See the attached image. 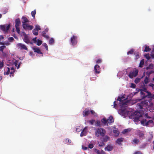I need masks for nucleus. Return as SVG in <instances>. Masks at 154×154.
I'll list each match as a JSON object with an SVG mask.
<instances>
[{"label": "nucleus", "mask_w": 154, "mask_h": 154, "mask_svg": "<svg viewBox=\"0 0 154 154\" xmlns=\"http://www.w3.org/2000/svg\"><path fill=\"white\" fill-rule=\"evenodd\" d=\"M94 70L96 73H99L100 71V66L97 65H95L94 66Z\"/></svg>", "instance_id": "nucleus-10"}, {"label": "nucleus", "mask_w": 154, "mask_h": 154, "mask_svg": "<svg viewBox=\"0 0 154 154\" xmlns=\"http://www.w3.org/2000/svg\"><path fill=\"white\" fill-rule=\"evenodd\" d=\"M10 24L2 25L0 26V29L3 31L5 33L8 32V30L9 29L10 27Z\"/></svg>", "instance_id": "nucleus-3"}, {"label": "nucleus", "mask_w": 154, "mask_h": 154, "mask_svg": "<svg viewBox=\"0 0 154 154\" xmlns=\"http://www.w3.org/2000/svg\"><path fill=\"white\" fill-rule=\"evenodd\" d=\"M134 54L135 55L136 58L135 59L137 60L140 57L139 53L137 52H135L134 53Z\"/></svg>", "instance_id": "nucleus-29"}, {"label": "nucleus", "mask_w": 154, "mask_h": 154, "mask_svg": "<svg viewBox=\"0 0 154 154\" xmlns=\"http://www.w3.org/2000/svg\"><path fill=\"white\" fill-rule=\"evenodd\" d=\"M151 50V49L149 48V47H147V46H146L145 49L144 50V51L145 52H148L149 51Z\"/></svg>", "instance_id": "nucleus-35"}, {"label": "nucleus", "mask_w": 154, "mask_h": 154, "mask_svg": "<svg viewBox=\"0 0 154 154\" xmlns=\"http://www.w3.org/2000/svg\"><path fill=\"white\" fill-rule=\"evenodd\" d=\"M140 79L138 78H137L135 80V82L136 84H137L140 81Z\"/></svg>", "instance_id": "nucleus-42"}, {"label": "nucleus", "mask_w": 154, "mask_h": 154, "mask_svg": "<svg viewBox=\"0 0 154 154\" xmlns=\"http://www.w3.org/2000/svg\"><path fill=\"white\" fill-rule=\"evenodd\" d=\"M16 27V29L17 32L18 33L20 34V28H19V27Z\"/></svg>", "instance_id": "nucleus-51"}, {"label": "nucleus", "mask_w": 154, "mask_h": 154, "mask_svg": "<svg viewBox=\"0 0 154 154\" xmlns=\"http://www.w3.org/2000/svg\"><path fill=\"white\" fill-rule=\"evenodd\" d=\"M90 112H91V114L92 115H93L94 116H97V113L93 110H90Z\"/></svg>", "instance_id": "nucleus-40"}, {"label": "nucleus", "mask_w": 154, "mask_h": 154, "mask_svg": "<svg viewBox=\"0 0 154 154\" xmlns=\"http://www.w3.org/2000/svg\"><path fill=\"white\" fill-rule=\"evenodd\" d=\"M4 70L5 71H7L6 72H4V75H8L10 73L11 69L7 67H5L4 69Z\"/></svg>", "instance_id": "nucleus-18"}, {"label": "nucleus", "mask_w": 154, "mask_h": 154, "mask_svg": "<svg viewBox=\"0 0 154 154\" xmlns=\"http://www.w3.org/2000/svg\"><path fill=\"white\" fill-rule=\"evenodd\" d=\"M124 97H119L117 99V100L118 101H119L121 102H122V98H123Z\"/></svg>", "instance_id": "nucleus-55"}, {"label": "nucleus", "mask_w": 154, "mask_h": 154, "mask_svg": "<svg viewBox=\"0 0 154 154\" xmlns=\"http://www.w3.org/2000/svg\"><path fill=\"white\" fill-rule=\"evenodd\" d=\"M42 45L45 47V48H46V50L47 51H48V45L46 43H44Z\"/></svg>", "instance_id": "nucleus-45"}, {"label": "nucleus", "mask_w": 154, "mask_h": 154, "mask_svg": "<svg viewBox=\"0 0 154 154\" xmlns=\"http://www.w3.org/2000/svg\"><path fill=\"white\" fill-rule=\"evenodd\" d=\"M77 42V36L73 35L70 38V44L73 46L75 45Z\"/></svg>", "instance_id": "nucleus-4"}, {"label": "nucleus", "mask_w": 154, "mask_h": 154, "mask_svg": "<svg viewBox=\"0 0 154 154\" xmlns=\"http://www.w3.org/2000/svg\"><path fill=\"white\" fill-rule=\"evenodd\" d=\"M90 113V111L88 110V109H85L83 112V116L84 117L88 116Z\"/></svg>", "instance_id": "nucleus-13"}, {"label": "nucleus", "mask_w": 154, "mask_h": 154, "mask_svg": "<svg viewBox=\"0 0 154 154\" xmlns=\"http://www.w3.org/2000/svg\"><path fill=\"white\" fill-rule=\"evenodd\" d=\"M147 93V95H146L147 97H148L149 98H151V96L152 95V94L151 92L148 91Z\"/></svg>", "instance_id": "nucleus-41"}, {"label": "nucleus", "mask_w": 154, "mask_h": 154, "mask_svg": "<svg viewBox=\"0 0 154 154\" xmlns=\"http://www.w3.org/2000/svg\"><path fill=\"white\" fill-rule=\"evenodd\" d=\"M54 42V40L53 38H51L49 41V43L50 45H52Z\"/></svg>", "instance_id": "nucleus-33"}, {"label": "nucleus", "mask_w": 154, "mask_h": 154, "mask_svg": "<svg viewBox=\"0 0 154 154\" xmlns=\"http://www.w3.org/2000/svg\"><path fill=\"white\" fill-rule=\"evenodd\" d=\"M145 57L147 58V59L149 60L150 59V57L149 54H146L145 55Z\"/></svg>", "instance_id": "nucleus-54"}, {"label": "nucleus", "mask_w": 154, "mask_h": 154, "mask_svg": "<svg viewBox=\"0 0 154 154\" xmlns=\"http://www.w3.org/2000/svg\"><path fill=\"white\" fill-rule=\"evenodd\" d=\"M140 95L142 99H144L147 97V95H146L145 93L142 91H140Z\"/></svg>", "instance_id": "nucleus-21"}, {"label": "nucleus", "mask_w": 154, "mask_h": 154, "mask_svg": "<svg viewBox=\"0 0 154 154\" xmlns=\"http://www.w3.org/2000/svg\"><path fill=\"white\" fill-rule=\"evenodd\" d=\"M127 104V103L125 101V102H124L122 103V106H125V105H126Z\"/></svg>", "instance_id": "nucleus-56"}, {"label": "nucleus", "mask_w": 154, "mask_h": 154, "mask_svg": "<svg viewBox=\"0 0 154 154\" xmlns=\"http://www.w3.org/2000/svg\"><path fill=\"white\" fill-rule=\"evenodd\" d=\"M104 142L103 141L102 142H100V143H99V146L101 147H103V146L105 145Z\"/></svg>", "instance_id": "nucleus-32"}, {"label": "nucleus", "mask_w": 154, "mask_h": 154, "mask_svg": "<svg viewBox=\"0 0 154 154\" xmlns=\"http://www.w3.org/2000/svg\"><path fill=\"white\" fill-rule=\"evenodd\" d=\"M146 119H143L141 121V124L142 125H143L144 126H146Z\"/></svg>", "instance_id": "nucleus-28"}, {"label": "nucleus", "mask_w": 154, "mask_h": 154, "mask_svg": "<svg viewBox=\"0 0 154 154\" xmlns=\"http://www.w3.org/2000/svg\"><path fill=\"white\" fill-rule=\"evenodd\" d=\"M113 147L112 145H109L105 148V151H110L113 149Z\"/></svg>", "instance_id": "nucleus-14"}, {"label": "nucleus", "mask_w": 154, "mask_h": 154, "mask_svg": "<svg viewBox=\"0 0 154 154\" xmlns=\"http://www.w3.org/2000/svg\"><path fill=\"white\" fill-rule=\"evenodd\" d=\"M133 141L135 143H137L139 142V140L137 139H134L133 140Z\"/></svg>", "instance_id": "nucleus-44"}, {"label": "nucleus", "mask_w": 154, "mask_h": 154, "mask_svg": "<svg viewBox=\"0 0 154 154\" xmlns=\"http://www.w3.org/2000/svg\"><path fill=\"white\" fill-rule=\"evenodd\" d=\"M22 19L23 20L22 21V24L29 22V20L26 17L23 16L22 18Z\"/></svg>", "instance_id": "nucleus-16"}, {"label": "nucleus", "mask_w": 154, "mask_h": 154, "mask_svg": "<svg viewBox=\"0 0 154 154\" xmlns=\"http://www.w3.org/2000/svg\"><path fill=\"white\" fill-rule=\"evenodd\" d=\"M96 152L97 154H106L105 152L103 151L102 150L101 151V152L98 149H96Z\"/></svg>", "instance_id": "nucleus-22"}, {"label": "nucleus", "mask_w": 154, "mask_h": 154, "mask_svg": "<svg viewBox=\"0 0 154 154\" xmlns=\"http://www.w3.org/2000/svg\"><path fill=\"white\" fill-rule=\"evenodd\" d=\"M82 149L83 150H85L88 149V147L84 146H82Z\"/></svg>", "instance_id": "nucleus-62"}, {"label": "nucleus", "mask_w": 154, "mask_h": 154, "mask_svg": "<svg viewBox=\"0 0 154 154\" xmlns=\"http://www.w3.org/2000/svg\"><path fill=\"white\" fill-rule=\"evenodd\" d=\"M34 29H36L37 31H38V30H41V28L40 26L39 25H37L35 26V28Z\"/></svg>", "instance_id": "nucleus-43"}, {"label": "nucleus", "mask_w": 154, "mask_h": 154, "mask_svg": "<svg viewBox=\"0 0 154 154\" xmlns=\"http://www.w3.org/2000/svg\"><path fill=\"white\" fill-rule=\"evenodd\" d=\"M32 49L35 52H36L38 54H43L38 48H37L35 47H34L32 48Z\"/></svg>", "instance_id": "nucleus-12"}, {"label": "nucleus", "mask_w": 154, "mask_h": 154, "mask_svg": "<svg viewBox=\"0 0 154 154\" xmlns=\"http://www.w3.org/2000/svg\"><path fill=\"white\" fill-rule=\"evenodd\" d=\"M149 77H147V76H146L145 77V79L144 80V82L145 84H146L149 82Z\"/></svg>", "instance_id": "nucleus-25"}, {"label": "nucleus", "mask_w": 154, "mask_h": 154, "mask_svg": "<svg viewBox=\"0 0 154 154\" xmlns=\"http://www.w3.org/2000/svg\"><path fill=\"white\" fill-rule=\"evenodd\" d=\"M135 118L137 120H139L140 118L142 116V115L140 112H135L134 113Z\"/></svg>", "instance_id": "nucleus-11"}, {"label": "nucleus", "mask_w": 154, "mask_h": 154, "mask_svg": "<svg viewBox=\"0 0 154 154\" xmlns=\"http://www.w3.org/2000/svg\"><path fill=\"white\" fill-rule=\"evenodd\" d=\"M106 133L105 130L101 128H98L96 129L95 132V136L98 137H99L100 136L103 137Z\"/></svg>", "instance_id": "nucleus-1"}, {"label": "nucleus", "mask_w": 154, "mask_h": 154, "mask_svg": "<svg viewBox=\"0 0 154 154\" xmlns=\"http://www.w3.org/2000/svg\"><path fill=\"white\" fill-rule=\"evenodd\" d=\"M153 122V121L152 120H149L146 123V126L148 125L149 124H151Z\"/></svg>", "instance_id": "nucleus-36"}, {"label": "nucleus", "mask_w": 154, "mask_h": 154, "mask_svg": "<svg viewBox=\"0 0 154 154\" xmlns=\"http://www.w3.org/2000/svg\"><path fill=\"white\" fill-rule=\"evenodd\" d=\"M42 36L45 37L47 39H48L49 38V37L48 35H42Z\"/></svg>", "instance_id": "nucleus-59"}, {"label": "nucleus", "mask_w": 154, "mask_h": 154, "mask_svg": "<svg viewBox=\"0 0 154 154\" xmlns=\"http://www.w3.org/2000/svg\"><path fill=\"white\" fill-rule=\"evenodd\" d=\"M138 72V70L136 69L135 71L130 72L128 76L130 78L132 79L134 77H136L137 75Z\"/></svg>", "instance_id": "nucleus-5"}, {"label": "nucleus", "mask_w": 154, "mask_h": 154, "mask_svg": "<svg viewBox=\"0 0 154 154\" xmlns=\"http://www.w3.org/2000/svg\"><path fill=\"white\" fill-rule=\"evenodd\" d=\"M109 139V137L108 136H105L103 139V141L104 142H107Z\"/></svg>", "instance_id": "nucleus-30"}, {"label": "nucleus", "mask_w": 154, "mask_h": 154, "mask_svg": "<svg viewBox=\"0 0 154 154\" xmlns=\"http://www.w3.org/2000/svg\"><path fill=\"white\" fill-rule=\"evenodd\" d=\"M11 71L10 72V76H11V75H12V76H14L13 74L15 70L14 69L13 67H11Z\"/></svg>", "instance_id": "nucleus-23"}, {"label": "nucleus", "mask_w": 154, "mask_h": 154, "mask_svg": "<svg viewBox=\"0 0 154 154\" xmlns=\"http://www.w3.org/2000/svg\"><path fill=\"white\" fill-rule=\"evenodd\" d=\"M42 41H41L39 39H38L37 40V45L38 46L42 44Z\"/></svg>", "instance_id": "nucleus-37"}, {"label": "nucleus", "mask_w": 154, "mask_h": 154, "mask_svg": "<svg viewBox=\"0 0 154 154\" xmlns=\"http://www.w3.org/2000/svg\"><path fill=\"white\" fill-rule=\"evenodd\" d=\"M36 14V11L35 10L34 11H32L31 12V14L32 16L34 18H35V15Z\"/></svg>", "instance_id": "nucleus-34"}, {"label": "nucleus", "mask_w": 154, "mask_h": 154, "mask_svg": "<svg viewBox=\"0 0 154 154\" xmlns=\"http://www.w3.org/2000/svg\"><path fill=\"white\" fill-rule=\"evenodd\" d=\"M3 63L0 62V68H2L3 66Z\"/></svg>", "instance_id": "nucleus-63"}, {"label": "nucleus", "mask_w": 154, "mask_h": 154, "mask_svg": "<svg viewBox=\"0 0 154 154\" xmlns=\"http://www.w3.org/2000/svg\"><path fill=\"white\" fill-rule=\"evenodd\" d=\"M134 154H142V153L140 151H137L135 152Z\"/></svg>", "instance_id": "nucleus-57"}, {"label": "nucleus", "mask_w": 154, "mask_h": 154, "mask_svg": "<svg viewBox=\"0 0 154 154\" xmlns=\"http://www.w3.org/2000/svg\"><path fill=\"white\" fill-rule=\"evenodd\" d=\"M101 61L100 59H98L96 61V63H101Z\"/></svg>", "instance_id": "nucleus-64"}, {"label": "nucleus", "mask_w": 154, "mask_h": 154, "mask_svg": "<svg viewBox=\"0 0 154 154\" xmlns=\"http://www.w3.org/2000/svg\"><path fill=\"white\" fill-rule=\"evenodd\" d=\"M94 145L93 144H89L88 145V147L89 148L92 149L94 147Z\"/></svg>", "instance_id": "nucleus-47"}, {"label": "nucleus", "mask_w": 154, "mask_h": 154, "mask_svg": "<svg viewBox=\"0 0 154 154\" xmlns=\"http://www.w3.org/2000/svg\"><path fill=\"white\" fill-rule=\"evenodd\" d=\"M134 53V50L133 49H131L127 53V54H132Z\"/></svg>", "instance_id": "nucleus-39"}, {"label": "nucleus", "mask_w": 154, "mask_h": 154, "mask_svg": "<svg viewBox=\"0 0 154 154\" xmlns=\"http://www.w3.org/2000/svg\"><path fill=\"white\" fill-rule=\"evenodd\" d=\"M65 141L66 143H70L71 142V141L70 140H69L67 138L65 140Z\"/></svg>", "instance_id": "nucleus-46"}, {"label": "nucleus", "mask_w": 154, "mask_h": 154, "mask_svg": "<svg viewBox=\"0 0 154 154\" xmlns=\"http://www.w3.org/2000/svg\"><path fill=\"white\" fill-rule=\"evenodd\" d=\"M23 28L25 30H32L33 26L32 25H30L28 23H25L24 24H22Z\"/></svg>", "instance_id": "nucleus-6"}, {"label": "nucleus", "mask_w": 154, "mask_h": 154, "mask_svg": "<svg viewBox=\"0 0 154 154\" xmlns=\"http://www.w3.org/2000/svg\"><path fill=\"white\" fill-rule=\"evenodd\" d=\"M149 86L151 87L152 88V89H153L154 87V84L152 83H150L149 85Z\"/></svg>", "instance_id": "nucleus-61"}, {"label": "nucleus", "mask_w": 154, "mask_h": 154, "mask_svg": "<svg viewBox=\"0 0 154 154\" xmlns=\"http://www.w3.org/2000/svg\"><path fill=\"white\" fill-rule=\"evenodd\" d=\"M101 122L103 123L105 125L107 123V121L106 118H103L101 120Z\"/></svg>", "instance_id": "nucleus-26"}, {"label": "nucleus", "mask_w": 154, "mask_h": 154, "mask_svg": "<svg viewBox=\"0 0 154 154\" xmlns=\"http://www.w3.org/2000/svg\"><path fill=\"white\" fill-rule=\"evenodd\" d=\"M144 64V59H142L140 61L139 67H142L143 65Z\"/></svg>", "instance_id": "nucleus-24"}, {"label": "nucleus", "mask_w": 154, "mask_h": 154, "mask_svg": "<svg viewBox=\"0 0 154 154\" xmlns=\"http://www.w3.org/2000/svg\"><path fill=\"white\" fill-rule=\"evenodd\" d=\"M114 121V119L112 116H110L107 120V122L109 123H112Z\"/></svg>", "instance_id": "nucleus-20"}, {"label": "nucleus", "mask_w": 154, "mask_h": 154, "mask_svg": "<svg viewBox=\"0 0 154 154\" xmlns=\"http://www.w3.org/2000/svg\"><path fill=\"white\" fill-rule=\"evenodd\" d=\"M148 101L147 100H142L139 103H137V106L138 108L142 109L143 107H146L148 105Z\"/></svg>", "instance_id": "nucleus-2"}, {"label": "nucleus", "mask_w": 154, "mask_h": 154, "mask_svg": "<svg viewBox=\"0 0 154 154\" xmlns=\"http://www.w3.org/2000/svg\"><path fill=\"white\" fill-rule=\"evenodd\" d=\"M153 64L152 63L150 64L148 66L146 67V69L148 70L149 69H153Z\"/></svg>", "instance_id": "nucleus-27"}, {"label": "nucleus", "mask_w": 154, "mask_h": 154, "mask_svg": "<svg viewBox=\"0 0 154 154\" xmlns=\"http://www.w3.org/2000/svg\"><path fill=\"white\" fill-rule=\"evenodd\" d=\"M21 23V21L19 18L15 20V27H19Z\"/></svg>", "instance_id": "nucleus-17"}, {"label": "nucleus", "mask_w": 154, "mask_h": 154, "mask_svg": "<svg viewBox=\"0 0 154 154\" xmlns=\"http://www.w3.org/2000/svg\"><path fill=\"white\" fill-rule=\"evenodd\" d=\"M129 131V130L128 129H125L122 131V133L123 134H125L127 132H128Z\"/></svg>", "instance_id": "nucleus-50"}, {"label": "nucleus", "mask_w": 154, "mask_h": 154, "mask_svg": "<svg viewBox=\"0 0 154 154\" xmlns=\"http://www.w3.org/2000/svg\"><path fill=\"white\" fill-rule=\"evenodd\" d=\"M141 91H142L143 92H145L147 93L148 92V91L146 88H143L142 89Z\"/></svg>", "instance_id": "nucleus-49"}, {"label": "nucleus", "mask_w": 154, "mask_h": 154, "mask_svg": "<svg viewBox=\"0 0 154 154\" xmlns=\"http://www.w3.org/2000/svg\"><path fill=\"white\" fill-rule=\"evenodd\" d=\"M23 35L24 36V38H23V41L24 42L27 44L30 43L31 44H32V42H30L28 36L24 32Z\"/></svg>", "instance_id": "nucleus-7"}, {"label": "nucleus", "mask_w": 154, "mask_h": 154, "mask_svg": "<svg viewBox=\"0 0 154 154\" xmlns=\"http://www.w3.org/2000/svg\"><path fill=\"white\" fill-rule=\"evenodd\" d=\"M136 87V85L135 84L131 83V87L133 88H135Z\"/></svg>", "instance_id": "nucleus-58"}, {"label": "nucleus", "mask_w": 154, "mask_h": 154, "mask_svg": "<svg viewBox=\"0 0 154 154\" xmlns=\"http://www.w3.org/2000/svg\"><path fill=\"white\" fill-rule=\"evenodd\" d=\"M96 125L98 126H100V121H97L96 123Z\"/></svg>", "instance_id": "nucleus-52"}, {"label": "nucleus", "mask_w": 154, "mask_h": 154, "mask_svg": "<svg viewBox=\"0 0 154 154\" xmlns=\"http://www.w3.org/2000/svg\"><path fill=\"white\" fill-rule=\"evenodd\" d=\"M17 46L21 50H28V48L25 45L21 43H19L17 44Z\"/></svg>", "instance_id": "nucleus-8"}, {"label": "nucleus", "mask_w": 154, "mask_h": 154, "mask_svg": "<svg viewBox=\"0 0 154 154\" xmlns=\"http://www.w3.org/2000/svg\"><path fill=\"white\" fill-rule=\"evenodd\" d=\"M124 140V138L121 137L118 139L116 141V142L119 145H121V143Z\"/></svg>", "instance_id": "nucleus-19"}, {"label": "nucleus", "mask_w": 154, "mask_h": 154, "mask_svg": "<svg viewBox=\"0 0 154 154\" xmlns=\"http://www.w3.org/2000/svg\"><path fill=\"white\" fill-rule=\"evenodd\" d=\"M8 40L9 42H12L14 40V39L12 37H10L8 38Z\"/></svg>", "instance_id": "nucleus-53"}, {"label": "nucleus", "mask_w": 154, "mask_h": 154, "mask_svg": "<svg viewBox=\"0 0 154 154\" xmlns=\"http://www.w3.org/2000/svg\"><path fill=\"white\" fill-rule=\"evenodd\" d=\"M144 132L140 130H138L137 132V135L140 138L142 139H144Z\"/></svg>", "instance_id": "nucleus-9"}, {"label": "nucleus", "mask_w": 154, "mask_h": 154, "mask_svg": "<svg viewBox=\"0 0 154 154\" xmlns=\"http://www.w3.org/2000/svg\"><path fill=\"white\" fill-rule=\"evenodd\" d=\"M113 133L115 134V135L116 137L118 136L119 135V132L118 128H114L113 129Z\"/></svg>", "instance_id": "nucleus-15"}, {"label": "nucleus", "mask_w": 154, "mask_h": 154, "mask_svg": "<svg viewBox=\"0 0 154 154\" xmlns=\"http://www.w3.org/2000/svg\"><path fill=\"white\" fill-rule=\"evenodd\" d=\"M32 32L34 35H38V31L36 29H34L32 30Z\"/></svg>", "instance_id": "nucleus-31"}, {"label": "nucleus", "mask_w": 154, "mask_h": 154, "mask_svg": "<svg viewBox=\"0 0 154 154\" xmlns=\"http://www.w3.org/2000/svg\"><path fill=\"white\" fill-rule=\"evenodd\" d=\"M87 128V127H85L83 130H82V131L81 132V134H80V136L81 137H82L83 136V132L85 130V129H86Z\"/></svg>", "instance_id": "nucleus-48"}, {"label": "nucleus", "mask_w": 154, "mask_h": 154, "mask_svg": "<svg viewBox=\"0 0 154 154\" xmlns=\"http://www.w3.org/2000/svg\"><path fill=\"white\" fill-rule=\"evenodd\" d=\"M6 48V46L3 45L0 47V51L3 52L4 49Z\"/></svg>", "instance_id": "nucleus-38"}, {"label": "nucleus", "mask_w": 154, "mask_h": 154, "mask_svg": "<svg viewBox=\"0 0 154 154\" xmlns=\"http://www.w3.org/2000/svg\"><path fill=\"white\" fill-rule=\"evenodd\" d=\"M94 120H91L89 121V122L91 125H92L94 123Z\"/></svg>", "instance_id": "nucleus-60"}]
</instances>
